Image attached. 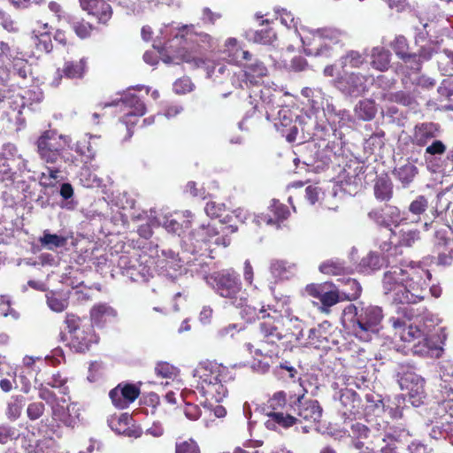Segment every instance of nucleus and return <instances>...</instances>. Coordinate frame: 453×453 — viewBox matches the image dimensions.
<instances>
[{
    "mask_svg": "<svg viewBox=\"0 0 453 453\" xmlns=\"http://www.w3.org/2000/svg\"><path fill=\"white\" fill-rule=\"evenodd\" d=\"M193 30L194 26H184L177 31L170 25H165L160 28L153 47L160 52L164 63L180 64L182 60L178 56V50H187L198 57L201 50L214 46L213 39L208 34H198Z\"/></svg>",
    "mask_w": 453,
    "mask_h": 453,
    "instance_id": "f257e3e1",
    "label": "nucleus"
},
{
    "mask_svg": "<svg viewBox=\"0 0 453 453\" xmlns=\"http://www.w3.org/2000/svg\"><path fill=\"white\" fill-rule=\"evenodd\" d=\"M383 317L381 307L360 302L346 306L342 319L356 338L367 342L379 334Z\"/></svg>",
    "mask_w": 453,
    "mask_h": 453,
    "instance_id": "f03ea898",
    "label": "nucleus"
},
{
    "mask_svg": "<svg viewBox=\"0 0 453 453\" xmlns=\"http://www.w3.org/2000/svg\"><path fill=\"white\" fill-rule=\"evenodd\" d=\"M414 316V310L410 306H397L395 314L388 319V322L401 341L413 343L411 350L414 354L426 356L429 354L431 349L429 334L426 328L411 323Z\"/></svg>",
    "mask_w": 453,
    "mask_h": 453,
    "instance_id": "7ed1b4c3",
    "label": "nucleus"
},
{
    "mask_svg": "<svg viewBox=\"0 0 453 453\" xmlns=\"http://www.w3.org/2000/svg\"><path fill=\"white\" fill-rule=\"evenodd\" d=\"M197 379L196 389L206 399L221 402L228 393L226 383L232 380L227 367L216 362L203 361L193 371Z\"/></svg>",
    "mask_w": 453,
    "mask_h": 453,
    "instance_id": "20e7f679",
    "label": "nucleus"
},
{
    "mask_svg": "<svg viewBox=\"0 0 453 453\" xmlns=\"http://www.w3.org/2000/svg\"><path fill=\"white\" fill-rule=\"evenodd\" d=\"M233 226H226L223 228V234L211 225H201L198 228L191 231L182 240L185 250L200 256L209 255L212 251L211 245L217 247H227L230 244V238L225 232H235Z\"/></svg>",
    "mask_w": 453,
    "mask_h": 453,
    "instance_id": "39448f33",
    "label": "nucleus"
},
{
    "mask_svg": "<svg viewBox=\"0 0 453 453\" xmlns=\"http://www.w3.org/2000/svg\"><path fill=\"white\" fill-rule=\"evenodd\" d=\"M207 284L230 304L239 307L247 301L239 275L233 270L215 272L205 277Z\"/></svg>",
    "mask_w": 453,
    "mask_h": 453,
    "instance_id": "423d86ee",
    "label": "nucleus"
},
{
    "mask_svg": "<svg viewBox=\"0 0 453 453\" xmlns=\"http://www.w3.org/2000/svg\"><path fill=\"white\" fill-rule=\"evenodd\" d=\"M406 283L404 293L396 294L395 299L401 303L400 306H409L425 299L428 293V281L431 273L421 266L409 265L406 267Z\"/></svg>",
    "mask_w": 453,
    "mask_h": 453,
    "instance_id": "0eeeda50",
    "label": "nucleus"
},
{
    "mask_svg": "<svg viewBox=\"0 0 453 453\" xmlns=\"http://www.w3.org/2000/svg\"><path fill=\"white\" fill-rule=\"evenodd\" d=\"M343 33L335 28H321L302 36L304 52L310 56L330 58L334 45L340 42Z\"/></svg>",
    "mask_w": 453,
    "mask_h": 453,
    "instance_id": "6e6552de",
    "label": "nucleus"
},
{
    "mask_svg": "<svg viewBox=\"0 0 453 453\" xmlns=\"http://www.w3.org/2000/svg\"><path fill=\"white\" fill-rule=\"evenodd\" d=\"M260 314L262 321L259 324V332L263 343L274 346L278 342L288 337L290 328L285 329V327L286 323L290 320L286 319L283 315L269 305L267 308L262 306Z\"/></svg>",
    "mask_w": 453,
    "mask_h": 453,
    "instance_id": "1a4fd4ad",
    "label": "nucleus"
},
{
    "mask_svg": "<svg viewBox=\"0 0 453 453\" xmlns=\"http://www.w3.org/2000/svg\"><path fill=\"white\" fill-rule=\"evenodd\" d=\"M70 138L58 134L55 130L44 131L37 139L36 151L45 163L54 164L60 158L63 150L69 147Z\"/></svg>",
    "mask_w": 453,
    "mask_h": 453,
    "instance_id": "9d476101",
    "label": "nucleus"
},
{
    "mask_svg": "<svg viewBox=\"0 0 453 453\" xmlns=\"http://www.w3.org/2000/svg\"><path fill=\"white\" fill-rule=\"evenodd\" d=\"M65 323L70 334L69 346L76 352H85L92 343L98 341L94 334L92 325H82L79 317L74 314H66Z\"/></svg>",
    "mask_w": 453,
    "mask_h": 453,
    "instance_id": "9b49d317",
    "label": "nucleus"
},
{
    "mask_svg": "<svg viewBox=\"0 0 453 453\" xmlns=\"http://www.w3.org/2000/svg\"><path fill=\"white\" fill-rule=\"evenodd\" d=\"M289 397L284 391L275 392L267 401L266 408L271 410L267 416L284 428L294 426L297 418L292 415V411L288 408Z\"/></svg>",
    "mask_w": 453,
    "mask_h": 453,
    "instance_id": "f8f14e48",
    "label": "nucleus"
},
{
    "mask_svg": "<svg viewBox=\"0 0 453 453\" xmlns=\"http://www.w3.org/2000/svg\"><path fill=\"white\" fill-rule=\"evenodd\" d=\"M398 382L402 389L408 391L403 397V402H409L412 406L418 407L424 403L426 393L424 388V379L415 372L408 370L398 372Z\"/></svg>",
    "mask_w": 453,
    "mask_h": 453,
    "instance_id": "ddd939ff",
    "label": "nucleus"
},
{
    "mask_svg": "<svg viewBox=\"0 0 453 453\" xmlns=\"http://www.w3.org/2000/svg\"><path fill=\"white\" fill-rule=\"evenodd\" d=\"M266 74L267 68L264 63L251 55V60L245 61L242 70L233 74L231 82L236 88H244L257 84L258 80Z\"/></svg>",
    "mask_w": 453,
    "mask_h": 453,
    "instance_id": "4468645a",
    "label": "nucleus"
},
{
    "mask_svg": "<svg viewBox=\"0 0 453 453\" xmlns=\"http://www.w3.org/2000/svg\"><path fill=\"white\" fill-rule=\"evenodd\" d=\"M288 408L292 411V415L311 422L318 423L322 418L323 409L317 400L305 399L304 394L299 395H290Z\"/></svg>",
    "mask_w": 453,
    "mask_h": 453,
    "instance_id": "2eb2a0df",
    "label": "nucleus"
},
{
    "mask_svg": "<svg viewBox=\"0 0 453 453\" xmlns=\"http://www.w3.org/2000/svg\"><path fill=\"white\" fill-rule=\"evenodd\" d=\"M406 268L394 265L388 269L383 275L382 288L385 296L393 303L401 304L395 297L396 294L404 293V285L406 283Z\"/></svg>",
    "mask_w": 453,
    "mask_h": 453,
    "instance_id": "dca6fc26",
    "label": "nucleus"
},
{
    "mask_svg": "<svg viewBox=\"0 0 453 453\" xmlns=\"http://www.w3.org/2000/svg\"><path fill=\"white\" fill-rule=\"evenodd\" d=\"M371 78L359 73H345L334 80V87L343 95L360 96L367 91V82Z\"/></svg>",
    "mask_w": 453,
    "mask_h": 453,
    "instance_id": "f3484780",
    "label": "nucleus"
},
{
    "mask_svg": "<svg viewBox=\"0 0 453 453\" xmlns=\"http://www.w3.org/2000/svg\"><path fill=\"white\" fill-rule=\"evenodd\" d=\"M453 234L449 226H443L436 229L434 236V252L437 254L438 264L449 265L453 261V239L450 234Z\"/></svg>",
    "mask_w": 453,
    "mask_h": 453,
    "instance_id": "a211bd4d",
    "label": "nucleus"
},
{
    "mask_svg": "<svg viewBox=\"0 0 453 453\" xmlns=\"http://www.w3.org/2000/svg\"><path fill=\"white\" fill-rule=\"evenodd\" d=\"M438 414L441 415L440 420L435 422L432 427L430 436L435 440L447 438L453 435V399L444 400L438 405Z\"/></svg>",
    "mask_w": 453,
    "mask_h": 453,
    "instance_id": "6ab92c4d",
    "label": "nucleus"
},
{
    "mask_svg": "<svg viewBox=\"0 0 453 453\" xmlns=\"http://www.w3.org/2000/svg\"><path fill=\"white\" fill-rule=\"evenodd\" d=\"M66 400L61 398L52 403L51 415L54 420L59 421L68 427H73L80 417V409L76 403L65 405Z\"/></svg>",
    "mask_w": 453,
    "mask_h": 453,
    "instance_id": "aec40b11",
    "label": "nucleus"
},
{
    "mask_svg": "<svg viewBox=\"0 0 453 453\" xmlns=\"http://www.w3.org/2000/svg\"><path fill=\"white\" fill-rule=\"evenodd\" d=\"M122 102L127 108H130V111L121 119L122 123L127 126L128 136L130 137L132 135L130 127L136 123L139 117L145 114L146 107L143 102L132 93L126 94L122 98Z\"/></svg>",
    "mask_w": 453,
    "mask_h": 453,
    "instance_id": "412c9836",
    "label": "nucleus"
},
{
    "mask_svg": "<svg viewBox=\"0 0 453 453\" xmlns=\"http://www.w3.org/2000/svg\"><path fill=\"white\" fill-rule=\"evenodd\" d=\"M178 56L182 62L190 64L194 67H204L206 69L207 77L213 78L214 81L219 79L221 75H224L228 71L226 65L217 64L211 66L209 60L192 55L187 50H178Z\"/></svg>",
    "mask_w": 453,
    "mask_h": 453,
    "instance_id": "4be33fe9",
    "label": "nucleus"
},
{
    "mask_svg": "<svg viewBox=\"0 0 453 453\" xmlns=\"http://www.w3.org/2000/svg\"><path fill=\"white\" fill-rule=\"evenodd\" d=\"M440 132V126L436 123L426 122L416 125L412 137L413 142L420 147L426 146L439 136Z\"/></svg>",
    "mask_w": 453,
    "mask_h": 453,
    "instance_id": "5701e85b",
    "label": "nucleus"
},
{
    "mask_svg": "<svg viewBox=\"0 0 453 453\" xmlns=\"http://www.w3.org/2000/svg\"><path fill=\"white\" fill-rule=\"evenodd\" d=\"M183 216L188 218V219L183 220L182 223L179 222L175 218L173 217V215H164L160 217H154V219L151 220V224L154 226H159L162 225L167 232L173 233L180 236L184 228H188L190 226L191 221L188 219V218L192 217L191 212L188 211H186Z\"/></svg>",
    "mask_w": 453,
    "mask_h": 453,
    "instance_id": "b1692460",
    "label": "nucleus"
},
{
    "mask_svg": "<svg viewBox=\"0 0 453 453\" xmlns=\"http://www.w3.org/2000/svg\"><path fill=\"white\" fill-rule=\"evenodd\" d=\"M268 209L273 214V218L271 215L254 216L253 220L258 224L263 221L267 225H276L279 228L280 221L286 219L289 215L288 207L279 201L273 200Z\"/></svg>",
    "mask_w": 453,
    "mask_h": 453,
    "instance_id": "393cba45",
    "label": "nucleus"
},
{
    "mask_svg": "<svg viewBox=\"0 0 453 453\" xmlns=\"http://www.w3.org/2000/svg\"><path fill=\"white\" fill-rule=\"evenodd\" d=\"M225 47V53L230 63L242 66L246 60H251V54L243 50L235 38H228Z\"/></svg>",
    "mask_w": 453,
    "mask_h": 453,
    "instance_id": "a878e982",
    "label": "nucleus"
},
{
    "mask_svg": "<svg viewBox=\"0 0 453 453\" xmlns=\"http://www.w3.org/2000/svg\"><path fill=\"white\" fill-rule=\"evenodd\" d=\"M32 40L36 50L40 52L49 53L52 50V42L47 23L38 22V27L32 32Z\"/></svg>",
    "mask_w": 453,
    "mask_h": 453,
    "instance_id": "bb28decb",
    "label": "nucleus"
},
{
    "mask_svg": "<svg viewBox=\"0 0 453 453\" xmlns=\"http://www.w3.org/2000/svg\"><path fill=\"white\" fill-rule=\"evenodd\" d=\"M326 285L325 286H317L311 285L307 287V291L313 296L319 298L323 305L331 307L337 303L341 297L340 289L334 290H326Z\"/></svg>",
    "mask_w": 453,
    "mask_h": 453,
    "instance_id": "cd10ccee",
    "label": "nucleus"
},
{
    "mask_svg": "<svg viewBox=\"0 0 453 453\" xmlns=\"http://www.w3.org/2000/svg\"><path fill=\"white\" fill-rule=\"evenodd\" d=\"M296 265L287 260H273L270 272L275 280H288L296 273Z\"/></svg>",
    "mask_w": 453,
    "mask_h": 453,
    "instance_id": "c85d7f7f",
    "label": "nucleus"
},
{
    "mask_svg": "<svg viewBox=\"0 0 453 453\" xmlns=\"http://www.w3.org/2000/svg\"><path fill=\"white\" fill-rule=\"evenodd\" d=\"M325 117L334 130L338 127L347 126L352 120L349 111L337 109L334 104L326 105Z\"/></svg>",
    "mask_w": 453,
    "mask_h": 453,
    "instance_id": "c756f323",
    "label": "nucleus"
},
{
    "mask_svg": "<svg viewBox=\"0 0 453 453\" xmlns=\"http://www.w3.org/2000/svg\"><path fill=\"white\" fill-rule=\"evenodd\" d=\"M266 119L272 120L277 130L287 128L292 125L293 112L288 107L280 108L277 112L275 109L266 110Z\"/></svg>",
    "mask_w": 453,
    "mask_h": 453,
    "instance_id": "7c9ffc66",
    "label": "nucleus"
},
{
    "mask_svg": "<svg viewBox=\"0 0 453 453\" xmlns=\"http://www.w3.org/2000/svg\"><path fill=\"white\" fill-rule=\"evenodd\" d=\"M340 394L339 401L344 408L343 415L349 418L358 411L360 397L357 392L349 388L342 389Z\"/></svg>",
    "mask_w": 453,
    "mask_h": 453,
    "instance_id": "2f4dec72",
    "label": "nucleus"
},
{
    "mask_svg": "<svg viewBox=\"0 0 453 453\" xmlns=\"http://www.w3.org/2000/svg\"><path fill=\"white\" fill-rule=\"evenodd\" d=\"M116 316L117 311L107 303L95 304L90 311L91 320L98 326H104Z\"/></svg>",
    "mask_w": 453,
    "mask_h": 453,
    "instance_id": "473e14b6",
    "label": "nucleus"
},
{
    "mask_svg": "<svg viewBox=\"0 0 453 453\" xmlns=\"http://www.w3.org/2000/svg\"><path fill=\"white\" fill-rule=\"evenodd\" d=\"M359 453H427V451L424 444L411 442L404 450H400V448L395 444H387L380 451H375L373 449L365 446Z\"/></svg>",
    "mask_w": 453,
    "mask_h": 453,
    "instance_id": "72a5a7b5",
    "label": "nucleus"
},
{
    "mask_svg": "<svg viewBox=\"0 0 453 453\" xmlns=\"http://www.w3.org/2000/svg\"><path fill=\"white\" fill-rule=\"evenodd\" d=\"M86 58H81L78 61H65L62 69H58V78L62 75L68 79H78L83 77L86 71Z\"/></svg>",
    "mask_w": 453,
    "mask_h": 453,
    "instance_id": "f704fd0d",
    "label": "nucleus"
},
{
    "mask_svg": "<svg viewBox=\"0 0 453 453\" xmlns=\"http://www.w3.org/2000/svg\"><path fill=\"white\" fill-rule=\"evenodd\" d=\"M336 281L337 288L340 289L341 294L344 296L346 299H356L360 296L362 288L355 279L343 277L337 279Z\"/></svg>",
    "mask_w": 453,
    "mask_h": 453,
    "instance_id": "c9c22d12",
    "label": "nucleus"
},
{
    "mask_svg": "<svg viewBox=\"0 0 453 453\" xmlns=\"http://www.w3.org/2000/svg\"><path fill=\"white\" fill-rule=\"evenodd\" d=\"M384 264H387V265L389 264L388 258L380 257L375 252H370L361 259L359 268L364 273H370L380 269Z\"/></svg>",
    "mask_w": 453,
    "mask_h": 453,
    "instance_id": "e433bc0d",
    "label": "nucleus"
},
{
    "mask_svg": "<svg viewBox=\"0 0 453 453\" xmlns=\"http://www.w3.org/2000/svg\"><path fill=\"white\" fill-rule=\"evenodd\" d=\"M41 246L49 250H54L62 248L67 243V237L57 234H51L49 230H44L42 235L39 238Z\"/></svg>",
    "mask_w": 453,
    "mask_h": 453,
    "instance_id": "4c0bfd02",
    "label": "nucleus"
},
{
    "mask_svg": "<svg viewBox=\"0 0 453 453\" xmlns=\"http://www.w3.org/2000/svg\"><path fill=\"white\" fill-rule=\"evenodd\" d=\"M99 135H91L88 139L84 138L77 142L76 151L81 155L87 157L89 159H93L96 154L97 148L99 146L97 141H99Z\"/></svg>",
    "mask_w": 453,
    "mask_h": 453,
    "instance_id": "58836bf2",
    "label": "nucleus"
},
{
    "mask_svg": "<svg viewBox=\"0 0 453 453\" xmlns=\"http://www.w3.org/2000/svg\"><path fill=\"white\" fill-rule=\"evenodd\" d=\"M376 112L377 109L375 106V103L370 99L359 101L354 108L355 116L358 119L364 121L372 119L375 117Z\"/></svg>",
    "mask_w": 453,
    "mask_h": 453,
    "instance_id": "ea45409f",
    "label": "nucleus"
},
{
    "mask_svg": "<svg viewBox=\"0 0 453 453\" xmlns=\"http://www.w3.org/2000/svg\"><path fill=\"white\" fill-rule=\"evenodd\" d=\"M411 436L410 432L403 428L392 427L386 434V437L389 440L387 444H395L400 448V450H404L411 445L403 447V444L408 442Z\"/></svg>",
    "mask_w": 453,
    "mask_h": 453,
    "instance_id": "a19ab883",
    "label": "nucleus"
},
{
    "mask_svg": "<svg viewBox=\"0 0 453 453\" xmlns=\"http://www.w3.org/2000/svg\"><path fill=\"white\" fill-rule=\"evenodd\" d=\"M390 63V52L380 47H375L372 51V65L381 72L388 70Z\"/></svg>",
    "mask_w": 453,
    "mask_h": 453,
    "instance_id": "79ce46f5",
    "label": "nucleus"
},
{
    "mask_svg": "<svg viewBox=\"0 0 453 453\" xmlns=\"http://www.w3.org/2000/svg\"><path fill=\"white\" fill-rule=\"evenodd\" d=\"M25 405V398L22 395H12L7 402L5 416L11 421L17 420Z\"/></svg>",
    "mask_w": 453,
    "mask_h": 453,
    "instance_id": "37998d69",
    "label": "nucleus"
},
{
    "mask_svg": "<svg viewBox=\"0 0 453 453\" xmlns=\"http://www.w3.org/2000/svg\"><path fill=\"white\" fill-rule=\"evenodd\" d=\"M365 61V56L356 50H349L340 59L341 66L343 71L348 68H359Z\"/></svg>",
    "mask_w": 453,
    "mask_h": 453,
    "instance_id": "c03bdc74",
    "label": "nucleus"
},
{
    "mask_svg": "<svg viewBox=\"0 0 453 453\" xmlns=\"http://www.w3.org/2000/svg\"><path fill=\"white\" fill-rule=\"evenodd\" d=\"M440 387L453 393V363L444 362L440 368Z\"/></svg>",
    "mask_w": 453,
    "mask_h": 453,
    "instance_id": "a18cd8bd",
    "label": "nucleus"
},
{
    "mask_svg": "<svg viewBox=\"0 0 453 453\" xmlns=\"http://www.w3.org/2000/svg\"><path fill=\"white\" fill-rule=\"evenodd\" d=\"M375 197L380 201H388L392 197V183L386 178H380L374 185Z\"/></svg>",
    "mask_w": 453,
    "mask_h": 453,
    "instance_id": "49530a36",
    "label": "nucleus"
},
{
    "mask_svg": "<svg viewBox=\"0 0 453 453\" xmlns=\"http://www.w3.org/2000/svg\"><path fill=\"white\" fill-rule=\"evenodd\" d=\"M347 267L339 259H330L319 265V271L325 274L342 275L347 272Z\"/></svg>",
    "mask_w": 453,
    "mask_h": 453,
    "instance_id": "de8ad7c7",
    "label": "nucleus"
},
{
    "mask_svg": "<svg viewBox=\"0 0 453 453\" xmlns=\"http://www.w3.org/2000/svg\"><path fill=\"white\" fill-rule=\"evenodd\" d=\"M417 173L418 169L414 165L406 164L398 169H395V174L403 186H407L413 180Z\"/></svg>",
    "mask_w": 453,
    "mask_h": 453,
    "instance_id": "09e8293b",
    "label": "nucleus"
},
{
    "mask_svg": "<svg viewBox=\"0 0 453 453\" xmlns=\"http://www.w3.org/2000/svg\"><path fill=\"white\" fill-rule=\"evenodd\" d=\"M163 254L166 258L165 265H164L165 272L171 278L175 279L177 277V271L181 267L178 255L172 250L163 251Z\"/></svg>",
    "mask_w": 453,
    "mask_h": 453,
    "instance_id": "8fccbe9b",
    "label": "nucleus"
},
{
    "mask_svg": "<svg viewBox=\"0 0 453 453\" xmlns=\"http://www.w3.org/2000/svg\"><path fill=\"white\" fill-rule=\"evenodd\" d=\"M392 48L395 54L401 58L405 63H408L411 59L416 60V54H408L406 52L407 41L403 36H397L392 42Z\"/></svg>",
    "mask_w": 453,
    "mask_h": 453,
    "instance_id": "3c124183",
    "label": "nucleus"
},
{
    "mask_svg": "<svg viewBox=\"0 0 453 453\" xmlns=\"http://www.w3.org/2000/svg\"><path fill=\"white\" fill-rule=\"evenodd\" d=\"M129 271H124V275L132 281H147L150 276V269L139 262V265H133Z\"/></svg>",
    "mask_w": 453,
    "mask_h": 453,
    "instance_id": "603ef678",
    "label": "nucleus"
},
{
    "mask_svg": "<svg viewBox=\"0 0 453 453\" xmlns=\"http://www.w3.org/2000/svg\"><path fill=\"white\" fill-rule=\"evenodd\" d=\"M438 66L445 75H453V51L444 50L437 57Z\"/></svg>",
    "mask_w": 453,
    "mask_h": 453,
    "instance_id": "864d4df0",
    "label": "nucleus"
},
{
    "mask_svg": "<svg viewBox=\"0 0 453 453\" xmlns=\"http://www.w3.org/2000/svg\"><path fill=\"white\" fill-rule=\"evenodd\" d=\"M88 12L96 16L101 23H106L111 17V7L104 0H100L94 8Z\"/></svg>",
    "mask_w": 453,
    "mask_h": 453,
    "instance_id": "5fc2aeb1",
    "label": "nucleus"
},
{
    "mask_svg": "<svg viewBox=\"0 0 453 453\" xmlns=\"http://www.w3.org/2000/svg\"><path fill=\"white\" fill-rule=\"evenodd\" d=\"M381 98L384 101L397 103L404 106H411L414 104V98L409 93L403 91L384 93Z\"/></svg>",
    "mask_w": 453,
    "mask_h": 453,
    "instance_id": "6e6d98bb",
    "label": "nucleus"
},
{
    "mask_svg": "<svg viewBox=\"0 0 453 453\" xmlns=\"http://www.w3.org/2000/svg\"><path fill=\"white\" fill-rule=\"evenodd\" d=\"M6 157V162L14 160L16 158L20 159L21 162L19 164V170H27V160L23 159L21 155L19 153L18 148L12 143L4 144L3 147V152L0 154Z\"/></svg>",
    "mask_w": 453,
    "mask_h": 453,
    "instance_id": "4d7b16f0",
    "label": "nucleus"
},
{
    "mask_svg": "<svg viewBox=\"0 0 453 453\" xmlns=\"http://www.w3.org/2000/svg\"><path fill=\"white\" fill-rule=\"evenodd\" d=\"M447 150L446 145L440 140H434L430 144L426 145L425 150V158L426 161L432 158L441 157Z\"/></svg>",
    "mask_w": 453,
    "mask_h": 453,
    "instance_id": "13d9d810",
    "label": "nucleus"
},
{
    "mask_svg": "<svg viewBox=\"0 0 453 453\" xmlns=\"http://www.w3.org/2000/svg\"><path fill=\"white\" fill-rule=\"evenodd\" d=\"M419 240V231L412 228H402L399 232L398 243L401 246L411 247Z\"/></svg>",
    "mask_w": 453,
    "mask_h": 453,
    "instance_id": "bf43d9fd",
    "label": "nucleus"
},
{
    "mask_svg": "<svg viewBox=\"0 0 453 453\" xmlns=\"http://www.w3.org/2000/svg\"><path fill=\"white\" fill-rule=\"evenodd\" d=\"M311 106L314 111L322 110L324 115H326V107L327 104H333L331 98L320 89L317 88V92L314 93V96L310 100Z\"/></svg>",
    "mask_w": 453,
    "mask_h": 453,
    "instance_id": "052dcab7",
    "label": "nucleus"
},
{
    "mask_svg": "<svg viewBox=\"0 0 453 453\" xmlns=\"http://www.w3.org/2000/svg\"><path fill=\"white\" fill-rule=\"evenodd\" d=\"M18 51L9 43L0 40V67L10 64L17 58Z\"/></svg>",
    "mask_w": 453,
    "mask_h": 453,
    "instance_id": "680f3d73",
    "label": "nucleus"
},
{
    "mask_svg": "<svg viewBox=\"0 0 453 453\" xmlns=\"http://www.w3.org/2000/svg\"><path fill=\"white\" fill-rule=\"evenodd\" d=\"M46 297L49 308L55 312H61L68 306L67 299L63 298L55 293H50Z\"/></svg>",
    "mask_w": 453,
    "mask_h": 453,
    "instance_id": "e2e57ef3",
    "label": "nucleus"
},
{
    "mask_svg": "<svg viewBox=\"0 0 453 453\" xmlns=\"http://www.w3.org/2000/svg\"><path fill=\"white\" fill-rule=\"evenodd\" d=\"M286 319L290 320L286 323L285 329L290 328L288 330V336L291 335L295 337L296 341H299L303 338V326L302 322L296 317L284 316Z\"/></svg>",
    "mask_w": 453,
    "mask_h": 453,
    "instance_id": "0e129e2a",
    "label": "nucleus"
},
{
    "mask_svg": "<svg viewBox=\"0 0 453 453\" xmlns=\"http://www.w3.org/2000/svg\"><path fill=\"white\" fill-rule=\"evenodd\" d=\"M109 396L113 405L118 409L122 410L129 406V403L123 394V390L121 389V384H119L116 388L111 389L109 393Z\"/></svg>",
    "mask_w": 453,
    "mask_h": 453,
    "instance_id": "69168bd1",
    "label": "nucleus"
},
{
    "mask_svg": "<svg viewBox=\"0 0 453 453\" xmlns=\"http://www.w3.org/2000/svg\"><path fill=\"white\" fill-rule=\"evenodd\" d=\"M45 404L42 402H32L27 407V416L30 421H35L42 417L45 411Z\"/></svg>",
    "mask_w": 453,
    "mask_h": 453,
    "instance_id": "338daca9",
    "label": "nucleus"
},
{
    "mask_svg": "<svg viewBox=\"0 0 453 453\" xmlns=\"http://www.w3.org/2000/svg\"><path fill=\"white\" fill-rule=\"evenodd\" d=\"M155 373L157 376L171 379L177 375L178 369L167 362H158L155 366Z\"/></svg>",
    "mask_w": 453,
    "mask_h": 453,
    "instance_id": "774afa93",
    "label": "nucleus"
}]
</instances>
